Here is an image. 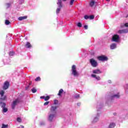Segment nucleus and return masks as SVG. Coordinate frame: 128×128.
<instances>
[{
	"label": "nucleus",
	"mask_w": 128,
	"mask_h": 128,
	"mask_svg": "<svg viewBox=\"0 0 128 128\" xmlns=\"http://www.w3.org/2000/svg\"><path fill=\"white\" fill-rule=\"evenodd\" d=\"M72 74L74 75V76H80V74L76 71V65L72 66Z\"/></svg>",
	"instance_id": "f257e3e1"
},
{
	"label": "nucleus",
	"mask_w": 128,
	"mask_h": 128,
	"mask_svg": "<svg viewBox=\"0 0 128 128\" xmlns=\"http://www.w3.org/2000/svg\"><path fill=\"white\" fill-rule=\"evenodd\" d=\"M57 4L58 5V8H57L56 12V14H60V10L62 8V0H58Z\"/></svg>",
	"instance_id": "f03ea898"
},
{
	"label": "nucleus",
	"mask_w": 128,
	"mask_h": 128,
	"mask_svg": "<svg viewBox=\"0 0 128 128\" xmlns=\"http://www.w3.org/2000/svg\"><path fill=\"white\" fill-rule=\"evenodd\" d=\"M90 64L93 66V68H96L98 66V62L94 60V58L90 59Z\"/></svg>",
	"instance_id": "7ed1b4c3"
},
{
	"label": "nucleus",
	"mask_w": 128,
	"mask_h": 128,
	"mask_svg": "<svg viewBox=\"0 0 128 128\" xmlns=\"http://www.w3.org/2000/svg\"><path fill=\"white\" fill-rule=\"evenodd\" d=\"M4 90H2L0 91V96H1V98H0V100H6V96H4Z\"/></svg>",
	"instance_id": "20e7f679"
},
{
	"label": "nucleus",
	"mask_w": 128,
	"mask_h": 128,
	"mask_svg": "<svg viewBox=\"0 0 128 128\" xmlns=\"http://www.w3.org/2000/svg\"><path fill=\"white\" fill-rule=\"evenodd\" d=\"M98 60H100L101 62H104L108 60V58L104 56H99L98 57Z\"/></svg>",
	"instance_id": "39448f33"
},
{
	"label": "nucleus",
	"mask_w": 128,
	"mask_h": 128,
	"mask_svg": "<svg viewBox=\"0 0 128 128\" xmlns=\"http://www.w3.org/2000/svg\"><path fill=\"white\" fill-rule=\"evenodd\" d=\"M56 108H58V106H52L50 110V114H56Z\"/></svg>",
	"instance_id": "423d86ee"
},
{
	"label": "nucleus",
	"mask_w": 128,
	"mask_h": 128,
	"mask_svg": "<svg viewBox=\"0 0 128 128\" xmlns=\"http://www.w3.org/2000/svg\"><path fill=\"white\" fill-rule=\"evenodd\" d=\"M18 102H20V100L18 99H16L13 102V103L12 104V110H14V108H16V104H18Z\"/></svg>",
	"instance_id": "0eeeda50"
},
{
	"label": "nucleus",
	"mask_w": 128,
	"mask_h": 128,
	"mask_svg": "<svg viewBox=\"0 0 128 128\" xmlns=\"http://www.w3.org/2000/svg\"><path fill=\"white\" fill-rule=\"evenodd\" d=\"M8 88H10V82L6 81L4 82L3 90H8Z\"/></svg>",
	"instance_id": "6e6552de"
},
{
	"label": "nucleus",
	"mask_w": 128,
	"mask_h": 128,
	"mask_svg": "<svg viewBox=\"0 0 128 128\" xmlns=\"http://www.w3.org/2000/svg\"><path fill=\"white\" fill-rule=\"evenodd\" d=\"M118 40H120V36L118 34H114L112 37V42H118Z\"/></svg>",
	"instance_id": "1a4fd4ad"
},
{
	"label": "nucleus",
	"mask_w": 128,
	"mask_h": 128,
	"mask_svg": "<svg viewBox=\"0 0 128 128\" xmlns=\"http://www.w3.org/2000/svg\"><path fill=\"white\" fill-rule=\"evenodd\" d=\"M56 114H54V113H50L48 116V120L49 122H52L54 118H56Z\"/></svg>",
	"instance_id": "9d476101"
},
{
	"label": "nucleus",
	"mask_w": 128,
	"mask_h": 128,
	"mask_svg": "<svg viewBox=\"0 0 128 128\" xmlns=\"http://www.w3.org/2000/svg\"><path fill=\"white\" fill-rule=\"evenodd\" d=\"M102 72L100 69H96L92 70V73L95 74H100Z\"/></svg>",
	"instance_id": "9b49d317"
},
{
	"label": "nucleus",
	"mask_w": 128,
	"mask_h": 128,
	"mask_svg": "<svg viewBox=\"0 0 128 128\" xmlns=\"http://www.w3.org/2000/svg\"><path fill=\"white\" fill-rule=\"evenodd\" d=\"M126 32H128V29H123L121 30H119L118 31V34H126Z\"/></svg>",
	"instance_id": "f8f14e48"
},
{
	"label": "nucleus",
	"mask_w": 128,
	"mask_h": 128,
	"mask_svg": "<svg viewBox=\"0 0 128 128\" xmlns=\"http://www.w3.org/2000/svg\"><path fill=\"white\" fill-rule=\"evenodd\" d=\"M92 78H96L97 80H100V76H96V75L94 74H91Z\"/></svg>",
	"instance_id": "ddd939ff"
},
{
	"label": "nucleus",
	"mask_w": 128,
	"mask_h": 128,
	"mask_svg": "<svg viewBox=\"0 0 128 128\" xmlns=\"http://www.w3.org/2000/svg\"><path fill=\"white\" fill-rule=\"evenodd\" d=\"M116 48V44L114 43L112 44L110 46V50H114V48Z\"/></svg>",
	"instance_id": "4468645a"
},
{
	"label": "nucleus",
	"mask_w": 128,
	"mask_h": 128,
	"mask_svg": "<svg viewBox=\"0 0 128 128\" xmlns=\"http://www.w3.org/2000/svg\"><path fill=\"white\" fill-rule=\"evenodd\" d=\"M25 48H32V44L30 43V42H27L26 44H25Z\"/></svg>",
	"instance_id": "2eb2a0df"
},
{
	"label": "nucleus",
	"mask_w": 128,
	"mask_h": 128,
	"mask_svg": "<svg viewBox=\"0 0 128 128\" xmlns=\"http://www.w3.org/2000/svg\"><path fill=\"white\" fill-rule=\"evenodd\" d=\"M28 16H20L18 18V20H26Z\"/></svg>",
	"instance_id": "dca6fc26"
},
{
	"label": "nucleus",
	"mask_w": 128,
	"mask_h": 128,
	"mask_svg": "<svg viewBox=\"0 0 128 128\" xmlns=\"http://www.w3.org/2000/svg\"><path fill=\"white\" fill-rule=\"evenodd\" d=\"M6 103L2 102H0V106H1L2 108H6Z\"/></svg>",
	"instance_id": "f3484780"
},
{
	"label": "nucleus",
	"mask_w": 128,
	"mask_h": 128,
	"mask_svg": "<svg viewBox=\"0 0 128 128\" xmlns=\"http://www.w3.org/2000/svg\"><path fill=\"white\" fill-rule=\"evenodd\" d=\"M62 92H64V90L60 89L59 90L58 93V96H62Z\"/></svg>",
	"instance_id": "a211bd4d"
},
{
	"label": "nucleus",
	"mask_w": 128,
	"mask_h": 128,
	"mask_svg": "<svg viewBox=\"0 0 128 128\" xmlns=\"http://www.w3.org/2000/svg\"><path fill=\"white\" fill-rule=\"evenodd\" d=\"M111 98H120V94L118 93L116 94L113 95L112 96Z\"/></svg>",
	"instance_id": "6ab92c4d"
},
{
	"label": "nucleus",
	"mask_w": 128,
	"mask_h": 128,
	"mask_svg": "<svg viewBox=\"0 0 128 128\" xmlns=\"http://www.w3.org/2000/svg\"><path fill=\"white\" fill-rule=\"evenodd\" d=\"M95 3L96 2H94V0H92L90 3V6H94Z\"/></svg>",
	"instance_id": "aec40b11"
},
{
	"label": "nucleus",
	"mask_w": 128,
	"mask_h": 128,
	"mask_svg": "<svg viewBox=\"0 0 128 128\" xmlns=\"http://www.w3.org/2000/svg\"><path fill=\"white\" fill-rule=\"evenodd\" d=\"M116 126V124L114 123L110 124L109 126V128H114Z\"/></svg>",
	"instance_id": "412c9836"
},
{
	"label": "nucleus",
	"mask_w": 128,
	"mask_h": 128,
	"mask_svg": "<svg viewBox=\"0 0 128 128\" xmlns=\"http://www.w3.org/2000/svg\"><path fill=\"white\" fill-rule=\"evenodd\" d=\"M50 98V96H46L44 98L45 102H48V100Z\"/></svg>",
	"instance_id": "4be33fe9"
},
{
	"label": "nucleus",
	"mask_w": 128,
	"mask_h": 128,
	"mask_svg": "<svg viewBox=\"0 0 128 128\" xmlns=\"http://www.w3.org/2000/svg\"><path fill=\"white\" fill-rule=\"evenodd\" d=\"M8 128V124H2V128Z\"/></svg>",
	"instance_id": "5701e85b"
},
{
	"label": "nucleus",
	"mask_w": 128,
	"mask_h": 128,
	"mask_svg": "<svg viewBox=\"0 0 128 128\" xmlns=\"http://www.w3.org/2000/svg\"><path fill=\"white\" fill-rule=\"evenodd\" d=\"M5 24L6 26H8V24H10V22L8 20H5Z\"/></svg>",
	"instance_id": "b1692460"
},
{
	"label": "nucleus",
	"mask_w": 128,
	"mask_h": 128,
	"mask_svg": "<svg viewBox=\"0 0 128 128\" xmlns=\"http://www.w3.org/2000/svg\"><path fill=\"white\" fill-rule=\"evenodd\" d=\"M40 77L38 76L35 78V82H40Z\"/></svg>",
	"instance_id": "393cba45"
},
{
	"label": "nucleus",
	"mask_w": 128,
	"mask_h": 128,
	"mask_svg": "<svg viewBox=\"0 0 128 128\" xmlns=\"http://www.w3.org/2000/svg\"><path fill=\"white\" fill-rule=\"evenodd\" d=\"M98 121V118L96 117L93 120V122H96Z\"/></svg>",
	"instance_id": "a878e982"
},
{
	"label": "nucleus",
	"mask_w": 128,
	"mask_h": 128,
	"mask_svg": "<svg viewBox=\"0 0 128 128\" xmlns=\"http://www.w3.org/2000/svg\"><path fill=\"white\" fill-rule=\"evenodd\" d=\"M77 26L78 28H82V24L80 22H78L77 24Z\"/></svg>",
	"instance_id": "bb28decb"
},
{
	"label": "nucleus",
	"mask_w": 128,
	"mask_h": 128,
	"mask_svg": "<svg viewBox=\"0 0 128 128\" xmlns=\"http://www.w3.org/2000/svg\"><path fill=\"white\" fill-rule=\"evenodd\" d=\"M32 92H33V94H34L35 92H36L37 90H36V89L33 88L32 89Z\"/></svg>",
	"instance_id": "cd10ccee"
},
{
	"label": "nucleus",
	"mask_w": 128,
	"mask_h": 128,
	"mask_svg": "<svg viewBox=\"0 0 128 128\" xmlns=\"http://www.w3.org/2000/svg\"><path fill=\"white\" fill-rule=\"evenodd\" d=\"M3 109V112H8V108H6V107H4L2 108Z\"/></svg>",
	"instance_id": "c85d7f7f"
},
{
	"label": "nucleus",
	"mask_w": 128,
	"mask_h": 128,
	"mask_svg": "<svg viewBox=\"0 0 128 128\" xmlns=\"http://www.w3.org/2000/svg\"><path fill=\"white\" fill-rule=\"evenodd\" d=\"M89 18L90 20H94V16L90 15V16H89Z\"/></svg>",
	"instance_id": "c756f323"
},
{
	"label": "nucleus",
	"mask_w": 128,
	"mask_h": 128,
	"mask_svg": "<svg viewBox=\"0 0 128 128\" xmlns=\"http://www.w3.org/2000/svg\"><path fill=\"white\" fill-rule=\"evenodd\" d=\"M54 104L56 105L58 104V100H54Z\"/></svg>",
	"instance_id": "7c9ffc66"
},
{
	"label": "nucleus",
	"mask_w": 128,
	"mask_h": 128,
	"mask_svg": "<svg viewBox=\"0 0 128 128\" xmlns=\"http://www.w3.org/2000/svg\"><path fill=\"white\" fill-rule=\"evenodd\" d=\"M84 18H85V20H88V18H90V16L88 15H85L84 16Z\"/></svg>",
	"instance_id": "2f4dec72"
},
{
	"label": "nucleus",
	"mask_w": 128,
	"mask_h": 128,
	"mask_svg": "<svg viewBox=\"0 0 128 128\" xmlns=\"http://www.w3.org/2000/svg\"><path fill=\"white\" fill-rule=\"evenodd\" d=\"M17 122H22V118H18Z\"/></svg>",
	"instance_id": "473e14b6"
},
{
	"label": "nucleus",
	"mask_w": 128,
	"mask_h": 128,
	"mask_svg": "<svg viewBox=\"0 0 128 128\" xmlns=\"http://www.w3.org/2000/svg\"><path fill=\"white\" fill-rule=\"evenodd\" d=\"M74 0H71L70 2V6H72V4H74Z\"/></svg>",
	"instance_id": "72a5a7b5"
},
{
	"label": "nucleus",
	"mask_w": 128,
	"mask_h": 128,
	"mask_svg": "<svg viewBox=\"0 0 128 128\" xmlns=\"http://www.w3.org/2000/svg\"><path fill=\"white\" fill-rule=\"evenodd\" d=\"M50 104V102H46L44 103V106H48Z\"/></svg>",
	"instance_id": "f704fd0d"
},
{
	"label": "nucleus",
	"mask_w": 128,
	"mask_h": 128,
	"mask_svg": "<svg viewBox=\"0 0 128 128\" xmlns=\"http://www.w3.org/2000/svg\"><path fill=\"white\" fill-rule=\"evenodd\" d=\"M14 52H10V56H14Z\"/></svg>",
	"instance_id": "c9c22d12"
},
{
	"label": "nucleus",
	"mask_w": 128,
	"mask_h": 128,
	"mask_svg": "<svg viewBox=\"0 0 128 128\" xmlns=\"http://www.w3.org/2000/svg\"><path fill=\"white\" fill-rule=\"evenodd\" d=\"M6 4L7 8H10V4L9 3H7Z\"/></svg>",
	"instance_id": "e433bc0d"
},
{
	"label": "nucleus",
	"mask_w": 128,
	"mask_h": 128,
	"mask_svg": "<svg viewBox=\"0 0 128 128\" xmlns=\"http://www.w3.org/2000/svg\"><path fill=\"white\" fill-rule=\"evenodd\" d=\"M124 26H126V28H128V23H126L124 24Z\"/></svg>",
	"instance_id": "4c0bfd02"
},
{
	"label": "nucleus",
	"mask_w": 128,
	"mask_h": 128,
	"mask_svg": "<svg viewBox=\"0 0 128 128\" xmlns=\"http://www.w3.org/2000/svg\"><path fill=\"white\" fill-rule=\"evenodd\" d=\"M84 28H85V30H88V25L84 26Z\"/></svg>",
	"instance_id": "58836bf2"
},
{
	"label": "nucleus",
	"mask_w": 128,
	"mask_h": 128,
	"mask_svg": "<svg viewBox=\"0 0 128 128\" xmlns=\"http://www.w3.org/2000/svg\"><path fill=\"white\" fill-rule=\"evenodd\" d=\"M40 98H42V100H44L45 97H44V96H41L40 97Z\"/></svg>",
	"instance_id": "ea45409f"
},
{
	"label": "nucleus",
	"mask_w": 128,
	"mask_h": 128,
	"mask_svg": "<svg viewBox=\"0 0 128 128\" xmlns=\"http://www.w3.org/2000/svg\"><path fill=\"white\" fill-rule=\"evenodd\" d=\"M80 98V95H77L76 96V98Z\"/></svg>",
	"instance_id": "a19ab883"
},
{
	"label": "nucleus",
	"mask_w": 128,
	"mask_h": 128,
	"mask_svg": "<svg viewBox=\"0 0 128 128\" xmlns=\"http://www.w3.org/2000/svg\"><path fill=\"white\" fill-rule=\"evenodd\" d=\"M30 88V86H28L26 88V90H28V88Z\"/></svg>",
	"instance_id": "79ce46f5"
},
{
	"label": "nucleus",
	"mask_w": 128,
	"mask_h": 128,
	"mask_svg": "<svg viewBox=\"0 0 128 128\" xmlns=\"http://www.w3.org/2000/svg\"><path fill=\"white\" fill-rule=\"evenodd\" d=\"M114 116H116V113H114Z\"/></svg>",
	"instance_id": "37998d69"
},
{
	"label": "nucleus",
	"mask_w": 128,
	"mask_h": 128,
	"mask_svg": "<svg viewBox=\"0 0 128 128\" xmlns=\"http://www.w3.org/2000/svg\"><path fill=\"white\" fill-rule=\"evenodd\" d=\"M106 0V2H110V0Z\"/></svg>",
	"instance_id": "c03bdc74"
},
{
	"label": "nucleus",
	"mask_w": 128,
	"mask_h": 128,
	"mask_svg": "<svg viewBox=\"0 0 128 128\" xmlns=\"http://www.w3.org/2000/svg\"><path fill=\"white\" fill-rule=\"evenodd\" d=\"M66 0H63V2H66Z\"/></svg>",
	"instance_id": "a18cd8bd"
},
{
	"label": "nucleus",
	"mask_w": 128,
	"mask_h": 128,
	"mask_svg": "<svg viewBox=\"0 0 128 128\" xmlns=\"http://www.w3.org/2000/svg\"><path fill=\"white\" fill-rule=\"evenodd\" d=\"M78 106H80V104H78Z\"/></svg>",
	"instance_id": "49530a36"
},
{
	"label": "nucleus",
	"mask_w": 128,
	"mask_h": 128,
	"mask_svg": "<svg viewBox=\"0 0 128 128\" xmlns=\"http://www.w3.org/2000/svg\"><path fill=\"white\" fill-rule=\"evenodd\" d=\"M121 28H122V26H121Z\"/></svg>",
	"instance_id": "de8ad7c7"
}]
</instances>
